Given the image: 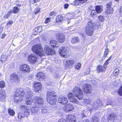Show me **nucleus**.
<instances>
[{"label":"nucleus","mask_w":122,"mask_h":122,"mask_svg":"<svg viewBox=\"0 0 122 122\" xmlns=\"http://www.w3.org/2000/svg\"><path fill=\"white\" fill-rule=\"evenodd\" d=\"M25 92H23L22 89H20L17 93L15 95L14 101L15 102H20L22 101L23 99V97L25 96Z\"/></svg>","instance_id":"1"},{"label":"nucleus","mask_w":122,"mask_h":122,"mask_svg":"<svg viewBox=\"0 0 122 122\" xmlns=\"http://www.w3.org/2000/svg\"><path fill=\"white\" fill-rule=\"evenodd\" d=\"M71 53V50L67 47H62L60 48L59 53L60 55L63 57L66 58Z\"/></svg>","instance_id":"2"},{"label":"nucleus","mask_w":122,"mask_h":122,"mask_svg":"<svg viewBox=\"0 0 122 122\" xmlns=\"http://www.w3.org/2000/svg\"><path fill=\"white\" fill-rule=\"evenodd\" d=\"M56 97L54 92L48 91L47 96V100L50 104H53L55 103Z\"/></svg>","instance_id":"3"},{"label":"nucleus","mask_w":122,"mask_h":122,"mask_svg":"<svg viewBox=\"0 0 122 122\" xmlns=\"http://www.w3.org/2000/svg\"><path fill=\"white\" fill-rule=\"evenodd\" d=\"M32 51L37 55L41 56L44 55V52L43 48L40 45H37L32 46Z\"/></svg>","instance_id":"4"},{"label":"nucleus","mask_w":122,"mask_h":122,"mask_svg":"<svg viewBox=\"0 0 122 122\" xmlns=\"http://www.w3.org/2000/svg\"><path fill=\"white\" fill-rule=\"evenodd\" d=\"M73 93L77 98L80 100L82 99L83 97V94L81 89L79 87H76L73 89Z\"/></svg>","instance_id":"5"},{"label":"nucleus","mask_w":122,"mask_h":122,"mask_svg":"<svg viewBox=\"0 0 122 122\" xmlns=\"http://www.w3.org/2000/svg\"><path fill=\"white\" fill-rule=\"evenodd\" d=\"M25 90L27 92V93H25V96H27V97H28L26 98L25 102L27 104H31L33 102V100L31 98L33 93L29 88H26Z\"/></svg>","instance_id":"6"},{"label":"nucleus","mask_w":122,"mask_h":122,"mask_svg":"<svg viewBox=\"0 0 122 122\" xmlns=\"http://www.w3.org/2000/svg\"><path fill=\"white\" fill-rule=\"evenodd\" d=\"M19 68L20 71L24 74L29 72L30 70L29 66L26 64L21 65L20 66Z\"/></svg>","instance_id":"7"},{"label":"nucleus","mask_w":122,"mask_h":122,"mask_svg":"<svg viewBox=\"0 0 122 122\" xmlns=\"http://www.w3.org/2000/svg\"><path fill=\"white\" fill-rule=\"evenodd\" d=\"M34 99H36V102L35 103V105H36L38 107H41L44 102L43 99L37 96L35 97Z\"/></svg>","instance_id":"8"},{"label":"nucleus","mask_w":122,"mask_h":122,"mask_svg":"<svg viewBox=\"0 0 122 122\" xmlns=\"http://www.w3.org/2000/svg\"><path fill=\"white\" fill-rule=\"evenodd\" d=\"M37 59V58L36 56L34 54H31L28 56L27 60L30 63L33 64L36 63Z\"/></svg>","instance_id":"9"},{"label":"nucleus","mask_w":122,"mask_h":122,"mask_svg":"<svg viewBox=\"0 0 122 122\" xmlns=\"http://www.w3.org/2000/svg\"><path fill=\"white\" fill-rule=\"evenodd\" d=\"M67 96L70 102L76 104H79V102L75 98V96L71 93H70L68 94Z\"/></svg>","instance_id":"10"},{"label":"nucleus","mask_w":122,"mask_h":122,"mask_svg":"<svg viewBox=\"0 0 122 122\" xmlns=\"http://www.w3.org/2000/svg\"><path fill=\"white\" fill-rule=\"evenodd\" d=\"M82 89L84 92L86 93H90L92 90V87L90 85L85 84L83 86Z\"/></svg>","instance_id":"11"},{"label":"nucleus","mask_w":122,"mask_h":122,"mask_svg":"<svg viewBox=\"0 0 122 122\" xmlns=\"http://www.w3.org/2000/svg\"><path fill=\"white\" fill-rule=\"evenodd\" d=\"M44 51L47 55H51L55 54V51L50 48L47 46H46L44 47Z\"/></svg>","instance_id":"12"},{"label":"nucleus","mask_w":122,"mask_h":122,"mask_svg":"<svg viewBox=\"0 0 122 122\" xmlns=\"http://www.w3.org/2000/svg\"><path fill=\"white\" fill-rule=\"evenodd\" d=\"M63 109L64 111L68 112L73 110L74 109V107L72 104L69 103L64 107Z\"/></svg>","instance_id":"13"},{"label":"nucleus","mask_w":122,"mask_h":122,"mask_svg":"<svg viewBox=\"0 0 122 122\" xmlns=\"http://www.w3.org/2000/svg\"><path fill=\"white\" fill-rule=\"evenodd\" d=\"M94 27L93 23L91 21H89L87 23L85 27V30H94Z\"/></svg>","instance_id":"14"},{"label":"nucleus","mask_w":122,"mask_h":122,"mask_svg":"<svg viewBox=\"0 0 122 122\" xmlns=\"http://www.w3.org/2000/svg\"><path fill=\"white\" fill-rule=\"evenodd\" d=\"M58 101L59 103L62 105H65L68 102L66 97H59Z\"/></svg>","instance_id":"15"},{"label":"nucleus","mask_w":122,"mask_h":122,"mask_svg":"<svg viewBox=\"0 0 122 122\" xmlns=\"http://www.w3.org/2000/svg\"><path fill=\"white\" fill-rule=\"evenodd\" d=\"M41 85L40 82L34 83L33 90L35 92H38L41 89Z\"/></svg>","instance_id":"16"},{"label":"nucleus","mask_w":122,"mask_h":122,"mask_svg":"<svg viewBox=\"0 0 122 122\" xmlns=\"http://www.w3.org/2000/svg\"><path fill=\"white\" fill-rule=\"evenodd\" d=\"M57 38L58 41L61 43L63 42L65 40L64 35L62 33L58 34Z\"/></svg>","instance_id":"17"},{"label":"nucleus","mask_w":122,"mask_h":122,"mask_svg":"<svg viewBox=\"0 0 122 122\" xmlns=\"http://www.w3.org/2000/svg\"><path fill=\"white\" fill-rule=\"evenodd\" d=\"M101 102L99 100L95 101L92 104L93 108L95 109L99 108L101 106Z\"/></svg>","instance_id":"18"},{"label":"nucleus","mask_w":122,"mask_h":122,"mask_svg":"<svg viewBox=\"0 0 122 122\" xmlns=\"http://www.w3.org/2000/svg\"><path fill=\"white\" fill-rule=\"evenodd\" d=\"M67 122H75V117L72 115H68L66 117Z\"/></svg>","instance_id":"19"},{"label":"nucleus","mask_w":122,"mask_h":122,"mask_svg":"<svg viewBox=\"0 0 122 122\" xmlns=\"http://www.w3.org/2000/svg\"><path fill=\"white\" fill-rule=\"evenodd\" d=\"M45 74L41 72H39L36 74V78L38 80H40L41 79H44L45 78Z\"/></svg>","instance_id":"20"},{"label":"nucleus","mask_w":122,"mask_h":122,"mask_svg":"<svg viewBox=\"0 0 122 122\" xmlns=\"http://www.w3.org/2000/svg\"><path fill=\"white\" fill-rule=\"evenodd\" d=\"M18 76L15 74H13L11 75L10 77V81L12 82H14L18 79Z\"/></svg>","instance_id":"21"},{"label":"nucleus","mask_w":122,"mask_h":122,"mask_svg":"<svg viewBox=\"0 0 122 122\" xmlns=\"http://www.w3.org/2000/svg\"><path fill=\"white\" fill-rule=\"evenodd\" d=\"M5 92L2 90L0 91V100L1 101H4L5 99Z\"/></svg>","instance_id":"22"},{"label":"nucleus","mask_w":122,"mask_h":122,"mask_svg":"<svg viewBox=\"0 0 122 122\" xmlns=\"http://www.w3.org/2000/svg\"><path fill=\"white\" fill-rule=\"evenodd\" d=\"M50 44L53 47H57L59 46V44L57 42L54 40H51Z\"/></svg>","instance_id":"23"},{"label":"nucleus","mask_w":122,"mask_h":122,"mask_svg":"<svg viewBox=\"0 0 122 122\" xmlns=\"http://www.w3.org/2000/svg\"><path fill=\"white\" fill-rule=\"evenodd\" d=\"M106 69V66H102L99 65L97 67V72L99 73L105 71Z\"/></svg>","instance_id":"24"},{"label":"nucleus","mask_w":122,"mask_h":122,"mask_svg":"<svg viewBox=\"0 0 122 122\" xmlns=\"http://www.w3.org/2000/svg\"><path fill=\"white\" fill-rule=\"evenodd\" d=\"M116 118V116L114 114H111L110 115L108 118V122H113Z\"/></svg>","instance_id":"25"},{"label":"nucleus","mask_w":122,"mask_h":122,"mask_svg":"<svg viewBox=\"0 0 122 122\" xmlns=\"http://www.w3.org/2000/svg\"><path fill=\"white\" fill-rule=\"evenodd\" d=\"M75 63V61L72 60H69L66 61L65 62V65L67 66L70 67Z\"/></svg>","instance_id":"26"},{"label":"nucleus","mask_w":122,"mask_h":122,"mask_svg":"<svg viewBox=\"0 0 122 122\" xmlns=\"http://www.w3.org/2000/svg\"><path fill=\"white\" fill-rule=\"evenodd\" d=\"M39 110V107H37L36 105L34 106L31 109L32 114H34L37 112Z\"/></svg>","instance_id":"27"},{"label":"nucleus","mask_w":122,"mask_h":122,"mask_svg":"<svg viewBox=\"0 0 122 122\" xmlns=\"http://www.w3.org/2000/svg\"><path fill=\"white\" fill-rule=\"evenodd\" d=\"M21 108L24 112L26 113L27 114H29V110L28 109L26 106L24 105H22L21 106Z\"/></svg>","instance_id":"28"},{"label":"nucleus","mask_w":122,"mask_h":122,"mask_svg":"<svg viewBox=\"0 0 122 122\" xmlns=\"http://www.w3.org/2000/svg\"><path fill=\"white\" fill-rule=\"evenodd\" d=\"M63 20V17L61 15L57 16L56 19V22L59 23L62 21Z\"/></svg>","instance_id":"29"},{"label":"nucleus","mask_w":122,"mask_h":122,"mask_svg":"<svg viewBox=\"0 0 122 122\" xmlns=\"http://www.w3.org/2000/svg\"><path fill=\"white\" fill-rule=\"evenodd\" d=\"M20 10L19 8L17 7H15L13 8V10H10V11H12V13H13L14 14H16L19 12Z\"/></svg>","instance_id":"30"},{"label":"nucleus","mask_w":122,"mask_h":122,"mask_svg":"<svg viewBox=\"0 0 122 122\" xmlns=\"http://www.w3.org/2000/svg\"><path fill=\"white\" fill-rule=\"evenodd\" d=\"M97 114H94L92 117V121L93 122H98L99 120V117H97Z\"/></svg>","instance_id":"31"},{"label":"nucleus","mask_w":122,"mask_h":122,"mask_svg":"<svg viewBox=\"0 0 122 122\" xmlns=\"http://www.w3.org/2000/svg\"><path fill=\"white\" fill-rule=\"evenodd\" d=\"M96 10L97 11V13H99L102 11L103 8L101 6H97L96 7Z\"/></svg>","instance_id":"32"},{"label":"nucleus","mask_w":122,"mask_h":122,"mask_svg":"<svg viewBox=\"0 0 122 122\" xmlns=\"http://www.w3.org/2000/svg\"><path fill=\"white\" fill-rule=\"evenodd\" d=\"M7 57L5 55H3L1 56V60L2 61V63H4V62L6 61Z\"/></svg>","instance_id":"33"},{"label":"nucleus","mask_w":122,"mask_h":122,"mask_svg":"<svg viewBox=\"0 0 122 122\" xmlns=\"http://www.w3.org/2000/svg\"><path fill=\"white\" fill-rule=\"evenodd\" d=\"M8 112L9 114L12 116H13L15 114V112L12 109L9 108Z\"/></svg>","instance_id":"34"},{"label":"nucleus","mask_w":122,"mask_h":122,"mask_svg":"<svg viewBox=\"0 0 122 122\" xmlns=\"http://www.w3.org/2000/svg\"><path fill=\"white\" fill-rule=\"evenodd\" d=\"M25 116V115L24 112H20L18 113L17 117L19 119H21L24 117Z\"/></svg>","instance_id":"35"},{"label":"nucleus","mask_w":122,"mask_h":122,"mask_svg":"<svg viewBox=\"0 0 122 122\" xmlns=\"http://www.w3.org/2000/svg\"><path fill=\"white\" fill-rule=\"evenodd\" d=\"M79 39L78 37H76L74 38H73L71 40V42L73 43L78 42L79 41Z\"/></svg>","instance_id":"36"},{"label":"nucleus","mask_w":122,"mask_h":122,"mask_svg":"<svg viewBox=\"0 0 122 122\" xmlns=\"http://www.w3.org/2000/svg\"><path fill=\"white\" fill-rule=\"evenodd\" d=\"M113 10L112 8H107L106 9V12L107 13L109 14H111L113 13Z\"/></svg>","instance_id":"37"},{"label":"nucleus","mask_w":122,"mask_h":122,"mask_svg":"<svg viewBox=\"0 0 122 122\" xmlns=\"http://www.w3.org/2000/svg\"><path fill=\"white\" fill-rule=\"evenodd\" d=\"M42 110L41 112L43 114H45L46 113H49V111L48 110L47 108L46 107L45 108H42L41 109Z\"/></svg>","instance_id":"38"},{"label":"nucleus","mask_w":122,"mask_h":122,"mask_svg":"<svg viewBox=\"0 0 122 122\" xmlns=\"http://www.w3.org/2000/svg\"><path fill=\"white\" fill-rule=\"evenodd\" d=\"M88 113L86 110H84L82 111L81 112V116L83 118L84 117H86L85 115L86 114H87Z\"/></svg>","instance_id":"39"},{"label":"nucleus","mask_w":122,"mask_h":122,"mask_svg":"<svg viewBox=\"0 0 122 122\" xmlns=\"http://www.w3.org/2000/svg\"><path fill=\"white\" fill-rule=\"evenodd\" d=\"M81 63H76L75 66V67L76 69H79L81 67Z\"/></svg>","instance_id":"40"},{"label":"nucleus","mask_w":122,"mask_h":122,"mask_svg":"<svg viewBox=\"0 0 122 122\" xmlns=\"http://www.w3.org/2000/svg\"><path fill=\"white\" fill-rule=\"evenodd\" d=\"M5 84L4 81H2L0 82V87L2 88L5 87Z\"/></svg>","instance_id":"41"},{"label":"nucleus","mask_w":122,"mask_h":122,"mask_svg":"<svg viewBox=\"0 0 122 122\" xmlns=\"http://www.w3.org/2000/svg\"><path fill=\"white\" fill-rule=\"evenodd\" d=\"M118 94L120 96H122V85L120 87L119 90L118 91Z\"/></svg>","instance_id":"42"},{"label":"nucleus","mask_w":122,"mask_h":122,"mask_svg":"<svg viewBox=\"0 0 122 122\" xmlns=\"http://www.w3.org/2000/svg\"><path fill=\"white\" fill-rule=\"evenodd\" d=\"M11 13H12V11H10V10L7 14L4 16V18L5 19H8Z\"/></svg>","instance_id":"43"},{"label":"nucleus","mask_w":122,"mask_h":122,"mask_svg":"<svg viewBox=\"0 0 122 122\" xmlns=\"http://www.w3.org/2000/svg\"><path fill=\"white\" fill-rule=\"evenodd\" d=\"M93 25L94 27V28L97 27V28H100V23L98 22L93 23Z\"/></svg>","instance_id":"44"},{"label":"nucleus","mask_w":122,"mask_h":122,"mask_svg":"<svg viewBox=\"0 0 122 122\" xmlns=\"http://www.w3.org/2000/svg\"><path fill=\"white\" fill-rule=\"evenodd\" d=\"M86 34L88 36H91L93 33V31H86Z\"/></svg>","instance_id":"45"},{"label":"nucleus","mask_w":122,"mask_h":122,"mask_svg":"<svg viewBox=\"0 0 122 122\" xmlns=\"http://www.w3.org/2000/svg\"><path fill=\"white\" fill-rule=\"evenodd\" d=\"M97 13V11L96 10H93L91 11V15H96Z\"/></svg>","instance_id":"46"},{"label":"nucleus","mask_w":122,"mask_h":122,"mask_svg":"<svg viewBox=\"0 0 122 122\" xmlns=\"http://www.w3.org/2000/svg\"><path fill=\"white\" fill-rule=\"evenodd\" d=\"M111 4L112 2H110L107 4L106 6L107 7V8H111V7L112 6V4Z\"/></svg>","instance_id":"47"},{"label":"nucleus","mask_w":122,"mask_h":122,"mask_svg":"<svg viewBox=\"0 0 122 122\" xmlns=\"http://www.w3.org/2000/svg\"><path fill=\"white\" fill-rule=\"evenodd\" d=\"M87 0H76V3L77 2V1L79 3H84Z\"/></svg>","instance_id":"48"},{"label":"nucleus","mask_w":122,"mask_h":122,"mask_svg":"<svg viewBox=\"0 0 122 122\" xmlns=\"http://www.w3.org/2000/svg\"><path fill=\"white\" fill-rule=\"evenodd\" d=\"M91 100L90 99H87L85 101V103L87 104H89L91 103Z\"/></svg>","instance_id":"49"},{"label":"nucleus","mask_w":122,"mask_h":122,"mask_svg":"<svg viewBox=\"0 0 122 122\" xmlns=\"http://www.w3.org/2000/svg\"><path fill=\"white\" fill-rule=\"evenodd\" d=\"M40 9L39 8H36L35 11V13L36 14L40 10Z\"/></svg>","instance_id":"50"},{"label":"nucleus","mask_w":122,"mask_h":122,"mask_svg":"<svg viewBox=\"0 0 122 122\" xmlns=\"http://www.w3.org/2000/svg\"><path fill=\"white\" fill-rule=\"evenodd\" d=\"M98 18L101 21L104 20V19L103 16L102 15H100L98 17Z\"/></svg>","instance_id":"51"},{"label":"nucleus","mask_w":122,"mask_h":122,"mask_svg":"<svg viewBox=\"0 0 122 122\" xmlns=\"http://www.w3.org/2000/svg\"><path fill=\"white\" fill-rule=\"evenodd\" d=\"M69 5L68 4H64V8L65 9H67Z\"/></svg>","instance_id":"52"},{"label":"nucleus","mask_w":122,"mask_h":122,"mask_svg":"<svg viewBox=\"0 0 122 122\" xmlns=\"http://www.w3.org/2000/svg\"><path fill=\"white\" fill-rule=\"evenodd\" d=\"M108 51L109 50L108 49H107L105 50V51L104 56H106L107 55Z\"/></svg>","instance_id":"53"},{"label":"nucleus","mask_w":122,"mask_h":122,"mask_svg":"<svg viewBox=\"0 0 122 122\" xmlns=\"http://www.w3.org/2000/svg\"><path fill=\"white\" fill-rule=\"evenodd\" d=\"M50 18H47L46 19L45 21V23H47L48 22L50 21Z\"/></svg>","instance_id":"54"},{"label":"nucleus","mask_w":122,"mask_h":122,"mask_svg":"<svg viewBox=\"0 0 122 122\" xmlns=\"http://www.w3.org/2000/svg\"><path fill=\"white\" fill-rule=\"evenodd\" d=\"M13 23V21H12L10 20L7 23V25H11Z\"/></svg>","instance_id":"55"},{"label":"nucleus","mask_w":122,"mask_h":122,"mask_svg":"<svg viewBox=\"0 0 122 122\" xmlns=\"http://www.w3.org/2000/svg\"><path fill=\"white\" fill-rule=\"evenodd\" d=\"M108 64V60L107 61L104 63V64L103 66H105L106 67L107 66Z\"/></svg>","instance_id":"56"},{"label":"nucleus","mask_w":122,"mask_h":122,"mask_svg":"<svg viewBox=\"0 0 122 122\" xmlns=\"http://www.w3.org/2000/svg\"><path fill=\"white\" fill-rule=\"evenodd\" d=\"M118 70L117 69H116L113 72L114 74H115V75H117L118 73Z\"/></svg>","instance_id":"57"},{"label":"nucleus","mask_w":122,"mask_h":122,"mask_svg":"<svg viewBox=\"0 0 122 122\" xmlns=\"http://www.w3.org/2000/svg\"><path fill=\"white\" fill-rule=\"evenodd\" d=\"M66 121L63 119H59L58 122H65Z\"/></svg>","instance_id":"58"},{"label":"nucleus","mask_w":122,"mask_h":122,"mask_svg":"<svg viewBox=\"0 0 122 122\" xmlns=\"http://www.w3.org/2000/svg\"><path fill=\"white\" fill-rule=\"evenodd\" d=\"M42 26H38L37 28V30H42Z\"/></svg>","instance_id":"59"},{"label":"nucleus","mask_w":122,"mask_h":122,"mask_svg":"<svg viewBox=\"0 0 122 122\" xmlns=\"http://www.w3.org/2000/svg\"><path fill=\"white\" fill-rule=\"evenodd\" d=\"M6 36V35L5 34V33H3L2 35V36L1 37V38L2 39H4Z\"/></svg>","instance_id":"60"},{"label":"nucleus","mask_w":122,"mask_h":122,"mask_svg":"<svg viewBox=\"0 0 122 122\" xmlns=\"http://www.w3.org/2000/svg\"><path fill=\"white\" fill-rule=\"evenodd\" d=\"M92 82L93 84H96L97 82L96 81H95V80H92Z\"/></svg>","instance_id":"61"},{"label":"nucleus","mask_w":122,"mask_h":122,"mask_svg":"<svg viewBox=\"0 0 122 122\" xmlns=\"http://www.w3.org/2000/svg\"><path fill=\"white\" fill-rule=\"evenodd\" d=\"M120 13L122 14V6L121 7L120 9Z\"/></svg>","instance_id":"62"},{"label":"nucleus","mask_w":122,"mask_h":122,"mask_svg":"<svg viewBox=\"0 0 122 122\" xmlns=\"http://www.w3.org/2000/svg\"><path fill=\"white\" fill-rule=\"evenodd\" d=\"M54 14V12H51L50 14V16H51L53 15Z\"/></svg>","instance_id":"63"},{"label":"nucleus","mask_w":122,"mask_h":122,"mask_svg":"<svg viewBox=\"0 0 122 122\" xmlns=\"http://www.w3.org/2000/svg\"><path fill=\"white\" fill-rule=\"evenodd\" d=\"M16 5L18 6H20L21 5L20 4H16Z\"/></svg>","instance_id":"64"}]
</instances>
